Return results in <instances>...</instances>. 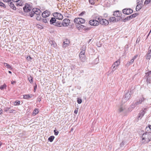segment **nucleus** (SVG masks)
Masks as SVG:
<instances>
[{
	"label": "nucleus",
	"mask_w": 151,
	"mask_h": 151,
	"mask_svg": "<svg viewBox=\"0 0 151 151\" xmlns=\"http://www.w3.org/2000/svg\"><path fill=\"white\" fill-rule=\"evenodd\" d=\"M151 140V132H146L142 136V142L144 143H147Z\"/></svg>",
	"instance_id": "obj_1"
},
{
	"label": "nucleus",
	"mask_w": 151,
	"mask_h": 151,
	"mask_svg": "<svg viewBox=\"0 0 151 151\" xmlns=\"http://www.w3.org/2000/svg\"><path fill=\"white\" fill-rule=\"evenodd\" d=\"M41 11L40 10L37 8H33L32 11L29 13V16L30 17H36V15L40 14Z\"/></svg>",
	"instance_id": "obj_2"
},
{
	"label": "nucleus",
	"mask_w": 151,
	"mask_h": 151,
	"mask_svg": "<svg viewBox=\"0 0 151 151\" xmlns=\"http://www.w3.org/2000/svg\"><path fill=\"white\" fill-rule=\"evenodd\" d=\"M85 22V20L81 18H77L74 19V22L75 23L78 24H83Z\"/></svg>",
	"instance_id": "obj_3"
},
{
	"label": "nucleus",
	"mask_w": 151,
	"mask_h": 151,
	"mask_svg": "<svg viewBox=\"0 0 151 151\" xmlns=\"http://www.w3.org/2000/svg\"><path fill=\"white\" fill-rule=\"evenodd\" d=\"M98 19L99 21V23L102 25H107L109 24V22L108 20L105 19L100 18H99Z\"/></svg>",
	"instance_id": "obj_4"
},
{
	"label": "nucleus",
	"mask_w": 151,
	"mask_h": 151,
	"mask_svg": "<svg viewBox=\"0 0 151 151\" xmlns=\"http://www.w3.org/2000/svg\"><path fill=\"white\" fill-rule=\"evenodd\" d=\"M131 97V93L130 92H128L127 93L125 96L122 99V102L125 103Z\"/></svg>",
	"instance_id": "obj_5"
},
{
	"label": "nucleus",
	"mask_w": 151,
	"mask_h": 151,
	"mask_svg": "<svg viewBox=\"0 0 151 151\" xmlns=\"http://www.w3.org/2000/svg\"><path fill=\"white\" fill-rule=\"evenodd\" d=\"M89 24L93 26H98L99 24V21L95 20L92 19L89 21Z\"/></svg>",
	"instance_id": "obj_6"
},
{
	"label": "nucleus",
	"mask_w": 151,
	"mask_h": 151,
	"mask_svg": "<svg viewBox=\"0 0 151 151\" xmlns=\"http://www.w3.org/2000/svg\"><path fill=\"white\" fill-rule=\"evenodd\" d=\"M53 16L56 19L59 20H62L63 18L62 14L58 12L54 13L53 14Z\"/></svg>",
	"instance_id": "obj_7"
},
{
	"label": "nucleus",
	"mask_w": 151,
	"mask_h": 151,
	"mask_svg": "<svg viewBox=\"0 0 151 151\" xmlns=\"http://www.w3.org/2000/svg\"><path fill=\"white\" fill-rule=\"evenodd\" d=\"M70 23V20L68 19H65L62 22V25L64 27H66L69 25Z\"/></svg>",
	"instance_id": "obj_8"
},
{
	"label": "nucleus",
	"mask_w": 151,
	"mask_h": 151,
	"mask_svg": "<svg viewBox=\"0 0 151 151\" xmlns=\"http://www.w3.org/2000/svg\"><path fill=\"white\" fill-rule=\"evenodd\" d=\"M23 9L25 12H28L30 11L31 7L28 4H25Z\"/></svg>",
	"instance_id": "obj_9"
},
{
	"label": "nucleus",
	"mask_w": 151,
	"mask_h": 151,
	"mask_svg": "<svg viewBox=\"0 0 151 151\" xmlns=\"http://www.w3.org/2000/svg\"><path fill=\"white\" fill-rule=\"evenodd\" d=\"M145 99L143 97H142L140 98L135 103V104L134 105L132 108H134L137 105L141 104L142 102H143Z\"/></svg>",
	"instance_id": "obj_10"
},
{
	"label": "nucleus",
	"mask_w": 151,
	"mask_h": 151,
	"mask_svg": "<svg viewBox=\"0 0 151 151\" xmlns=\"http://www.w3.org/2000/svg\"><path fill=\"white\" fill-rule=\"evenodd\" d=\"M85 52H80L79 56L81 60L83 61H84L86 59L85 55Z\"/></svg>",
	"instance_id": "obj_11"
},
{
	"label": "nucleus",
	"mask_w": 151,
	"mask_h": 151,
	"mask_svg": "<svg viewBox=\"0 0 151 151\" xmlns=\"http://www.w3.org/2000/svg\"><path fill=\"white\" fill-rule=\"evenodd\" d=\"M122 12L124 14L129 15L132 13L133 10L131 9H124L123 10Z\"/></svg>",
	"instance_id": "obj_12"
},
{
	"label": "nucleus",
	"mask_w": 151,
	"mask_h": 151,
	"mask_svg": "<svg viewBox=\"0 0 151 151\" xmlns=\"http://www.w3.org/2000/svg\"><path fill=\"white\" fill-rule=\"evenodd\" d=\"M145 109H144V110H141L140 111L139 113L138 114V120L139 119H141V118L144 116V115L145 113Z\"/></svg>",
	"instance_id": "obj_13"
},
{
	"label": "nucleus",
	"mask_w": 151,
	"mask_h": 151,
	"mask_svg": "<svg viewBox=\"0 0 151 151\" xmlns=\"http://www.w3.org/2000/svg\"><path fill=\"white\" fill-rule=\"evenodd\" d=\"M50 14V12L46 10L42 14V16L43 17L46 18L49 16Z\"/></svg>",
	"instance_id": "obj_14"
},
{
	"label": "nucleus",
	"mask_w": 151,
	"mask_h": 151,
	"mask_svg": "<svg viewBox=\"0 0 151 151\" xmlns=\"http://www.w3.org/2000/svg\"><path fill=\"white\" fill-rule=\"evenodd\" d=\"M70 42L67 39H66L63 42V47L65 48L69 45Z\"/></svg>",
	"instance_id": "obj_15"
},
{
	"label": "nucleus",
	"mask_w": 151,
	"mask_h": 151,
	"mask_svg": "<svg viewBox=\"0 0 151 151\" xmlns=\"http://www.w3.org/2000/svg\"><path fill=\"white\" fill-rule=\"evenodd\" d=\"M125 109V106L124 105H120L118 107V110L119 112H121L123 111Z\"/></svg>",
	"instance_id": "obj_16"
},
{
	"label": "nucleus",
	"mask_w": 151,
	"mask_h": 151,
	"mask_svg": "<svg viewBox=\"0 0 151 151\" xmlns=\"http://www.w3.org/2000/svg\"><path fill=\"white\" fill-rule=\"evenodd\" d=\"M49 43L51 45V46L53 47H55L57 46V44L55 42L52 40H50L49 41Z\"/></svg>",
	"instance_id": "obj_17"
},
{
	"label": "nucleus",
	"mask_w": 151,
	"mask_h": 151,
	"mask_svg": "<svg viewBox=\"0 0 151 151\" xmlns=\"http://www.w3.org/2000/svg\"><path fill=\"white\" fill-rule=\"evenodd\" d=\"M86 27L85 26L81 24H79L78 27V29L81 28L82 29H86L88 30H89L90 29L89 28H86Z\"/></svg>",
	"instance_id": "obj_18"
},
{
	"label": "nucleus",
	"mask_w": 151,
	"mask_h": 151,
	"mask_svg": "<svg viewBox=\"0 0 151 151\" xmlns=\"http://www.w3.org/2000/svg\"><path fill=\"white\" fill-rule=\"evenodd\" d=\"M113 15L116 17H120L121 14H120L119 11H117L114 12Z\"/></svg>",
	"instance_id": "obj_19"
},
{
	"label": "nucleus",
	"mask_w": 151,
	"mask_h": 151,
	"mask_svg": "<svg viewBox=\"0 0 151 151\" xmlns=\"http://www.w3.org/2000/svg\"><path fill=\"white\" fill-rule=\"evenodd\" d=\"M142 6V4H137L136 8V10L137 11H139L141 9Z\"/></svg>",
	"instance_id": "obj_20"
},
{
	"label": "nucleus",
	"mask_w": 151,
	"mask_h": 151,
	"mask_svg": "<svg viewBox=\"0 0 151 151\" xmlns=\"http://www.w3.org/2000/svg\"><path fill=\"white\" fill-rule=\"evenodd\" d=\"M56 20L55 18L52 17L50 20V23L51 24H55L56 23Z\"/></svg>",
	"instance_id": "obj_21"
},
{
	"label": "nucleus",
	"mask_w": 151,
	"mask_h": 151,
	"mask_svg": "<svg viewBox=\"0 0 151 151\" xmlns=\"http://www.w3.org/2000/svg\"><path fill=\"white\" fill-rule=\"evenodd\" d=\"M109 20L110 22H116V18L113 17H110L109 18Z\"/></svg>",
	"instance_id": "obj_22"
},
{
	"label": "nucleus",
	"mask_w": 151,
	"mask_h": 151,
	"mask_svg": "<svg viewBox=\"0 0 151 151\" xmlns=\"http://www.w3.org/2000/svg\"><path fill=\"white\" fill-rule=\"evenodd\" d=\"M120 63V60L119 59L116 61H115V62H114L113 64H114L115 66H116L118 67Z\"/></svg>",
	"instance_id": "obj_23"
},
{
	"label": "nucleus",
	"mask_w": 151,
	"mask_h": 151,
	"mask_svg": "<svg viewBox=\"0 0 151 151\" xmlns=\"http://www.w3.org/2000/svg\"><path fill=\"white\" fill-rule=\"evenodd\" d=\"M117 67H118L116 66H115V65L113 64L112 66L111 67V68L112 70L111 72H113L114 71L116 70L117 69Z\"/></svg>",
	"instance_id": "obj_24"
},
{
	"label": "nucleus",
	"mask_w": 151,
	"mask_h": 151,
	"mask_svg": "<svg viewBox=\"0 0 151 151\" xmlns=\"http://www.w3.org/2000/svg\"><path fill=\"white\" fill-rule=\"evenodd\" d=\"M9 6L10 7L12 8V9L14 10H15L16 9V8L15 6H14V4L11 2L10 3Z\"/></svg>",
	"instance_id": "obj_25"
},
{
	"label": "nucleus",
	"mask_w": 151,
	"mask_h": 151,
	"mask_svg": "<svg viewBox=\"0 0 151 151\" xmlns=\"http://www.w3.org/2000/svg\"><path fill=\"white\" fill-rule=\"evenodd\" d=\"M54 24L56 26L59 27H61L62 26V23H61L60 22H56L55 24Z\"/></svg>",
	"instance_id": "obj_26"
},
{
	"label": "nucleus",
	"mask_w": 151,
	"mask_h": 151,
	"mask_svg": "<svg viewBox=\"0 0 151 151\" xmlns=\"http://www.w3.org/2000/svg\"><path fill=\"white\" fill-rule=\"evenodd\" d=\"M151 53L148 52L147 54L146 55V58L147 60H150L151 58Z\"/></svg>",
	"instance_id": "obj_27"
},
{
	"label": "nucleus",
	"mask_w": 151,
	"mask_h": 151,
	"mask_svg": "<svg viewBox=\"0 0 151 151\" xmlns=\"http://www.w3.org/2000/svg\"><path fill=\"white\" fill-rule=\"evenodd\" d=\"M4 65L7 68L11 70L12 69V68L10 66V65L6 63H4Z\"/></svg>",
	"instance_id": "obj_28"
},
{
	"label": "nucleus",
	"mask_w": 151,
	"mask_h": 151,
	"mask_svg": "<svg viewBox=\"0 0 151 151\" xmlns=\"http://www.w3.org/2000/svg\"><path fill=\"white\" fill-rule=\"evenodd\" d=\"M98 0H89V2L91 4H94Z\"/></svg>",
	"instance_id": "obj_29"
},
{
	"label": "nucleus",
	"mask_w": 151,
	"mask_h": 151,
	"mask_svg": "<svg viewBox=\"0 0 151 151\" xmlns=\"http://www.w3.org/2000/svg\"><path fill=\"white\" fill-rule=\"evenodd\" d=\"M54 138L55 137L54 136H51L48 138V140H49L50 142H52Z\"/></svg>",
	"instance_id": "obj_30"
},
{
	"label": "nucleus",
	"mask_w": 151,
	"mask_h": 151,
	"mask_svg": "<svg viewBox=\"0 0 151 151\" xmlns=\"http://www.w3.org/2000/svg\"><path fill=\"white\" fill-rule=\"evenodd\" d=\"M38 110L37 109H35L33 112V114L35 115L38 113Z\"/></svg>",
	"instance_id": "obj_31"
},
{
	"label": "nucleus",
	"mask_w": 151,
	"mask_h": 151,
	"mask_svg": "<svg viewBox=\"0 0 151 151\" xmlns=\"http://www.w3.org/2000/svg\"><path fill=\"white\" fill-rule=\"evenodd\" d=\"M86 46L85 45H83L81 49V52H85Z\"/></svg>",
	"instance_id": "obj_32"
},
{
	"label": "nucleus",
	"mask_w": 151,
	"mask_h": 151,
	"mask_svg": "<svg viewBox=\"0 0 151 151\" xmlns=\"http://www.w3.org/2000/svg\"><path fill=\"white\" fill-rule=\"evenodd\" d=\"M37 20H40L41 19V17L40 14L36 15V17H35Z\"/></svg>",
	"instance_id": "obj_33"
},
{
	"label": "nucleus",
	"mask_w": 151,
	"mask_h": 151,
	"mask_svg": "<svg viewBox=\"0 0 151 151\" xmlns=\"http://www.w3.org/2000/svg\"><path fill=\"white\" fill-rule=\"evenodd\" d=\"M23 98L25 99H27L31 98V97L28 95H25L23 96Z\"/></svg>",
	"instance_id": "obj_34"
},
{
	"label": "nucleus",
	"mask_w": 151,
	"mask_h": 151,
	"mask_svg": "<svg viewBox=\"0 0 151 151\" xmlns=\"http://www.w3.org/2000/svg\"><path fill=\"white\" fill-rule=\"evenodd\" d=\"M6 85L5 84H4L3 85L0 86V88L2 90L5 88H6Z\"/></svg>",
	"instance_id": "obj_35"
},
{
	"label": "nucleus",
	"mask_w": 151,
	"mask_h": 151,
	"mask_svg": "<svg viewBox=\"0 0 151 151\" xmlns=\"http://www.w3.org/2000/svg\"><path fill=\"white\" fill-rule=\"evenodd\" d=\"M142 0H137V4H142Z\"/></svg>",
	"instance_id": "obj_36"
},
{
	"label": "nucleus",
	"mask_w": 151,
	"mask_h": 151,
	"mask_svg": "<svg viewBox=\"0 0 151 151\" xmlns=\"http://www.w3.org/2000/svg\"><path fill=\"white\" fill-rule=\"evenodd\" d=\"M49 20L47 19H42V20L43 22L45 23H46L47 22L48 20Z\"/></svg>",
	"instance_id": "obj_37"
},
{
	"label": "nucleus",
	"mask_w": 151,
	"mask_h": 151,
	"mask_svg": "<svg viewBox=\"0 0 151 151\" xmlns=\"http://www.w3.org/2000/svg\"><path fill=\"white\" fill-rule=\"evenodd\" d=\"M82 100L81 99H80L79 98H78L77 99V102L79 104H80L82 103Z\"/></svg>",
	"instance_id": "obj_38"
},
{
	"label": "nucleus",
	"mask_w": 151,
	"mask_h": 151,
	"mask_svg": "<svg viewBox=\"0 0 151 151\" xmlns=\"http://www.w3.org/2000/svg\"><path fill=\"white\" fill-rule=\"evenodd\" d=\"M150 127H150V125H148V127H147L146 128V130L147 131H150Z\"/></svg>",
	"instance_id": "obj_39"
},
{
	"label": "nucleus",
	"mask_w": 151,
	"mask_h": 151,
	"mask_svg": "<svg viewBox=\"0 0 151 151\" xmlns=\"http://www.w3.org/2000/svg\"><path fill=\"white\" fill-rule=\"evenodd\" d=\"M28 79L29 80V81L30 83H32L33 82V78L31 76L29 78H28Z\"/></svg>",
	"instance_id": "obj_40"
},
{
	"label": "nucleus",
	"mask_w": 151,
	"mask_h": 151,
	"mask_svg": "<svg viewBox=\"0 0 151 151\" xmlns=\"http://www.w3.org/2000/svg\"><path fill=\"white\" fill-rule=\"evenodd\" d=\"M124 145V141H122V142L120 144V147H123Z\"/></svg>",
	"instance_id": "obj_41"
},
{
	"label": "nucleus",
	"mask_w": 151,
	"mask_h": 151,
	"mask_svg": "<svg viewBox=\"0 0 151 151\" xmlns=\"http://www.w3.org/2000/svg\"><path fill=\"white\" fill-rule=\"evenodd\" d=\"M147 83H151V81L149 78H147Z\"/></svg>",
	"instance_id": "obj_42"
},
{
	"label": "nucleus",
	"mask_w": 151,
	"mask_h": 151,
	"mask_svg": "<svg viewBox=\"0 0 151 151\" xmlns=\"http://www.w3.org/2000/svg\"><path fill=\"white\" fill-rule=\"evenodd\" d=\"M150 2V0H146L144 2V4H147Z\"/></svg>",
	"instance_id": "obj_43"
},
{
	"label": "nucleus",
	"mask_w": 151,
	"mask_h": 151,
	"mask_svg": "<svg viewBox=\"0 0 151 151\" xmlns=\"http://www.w3.org/2000/svg\"><path fill=\"white\" fill-rule=\"evenodd\" d=\"M9 108L6 107L4 108V110L5 111H7L9 110Z\"/></svg>",
	"instance_id": "obj_44"
},
{
	"label": "nucleus",
	"mask_w": 151,
	"mask_h": 151,
	"mask_svg": "<svg viewBox=\"0 0 151 151\" xmlns=\"http://www.w3.org/2000/svg\"><path fill=\"white\" fill-rule=\"evenodd\" d=\"M0 6H2V7H5V5L2 3L1 2V1H0Z\"/></svg>",
	"instance_id": "obj_45"
},
{
	"label": "nucleus",
	"mask_w": 151,
	"mask_h": 151,
	"mask_svg": "<svg viewBox=\"0 0 151 151\" xmlns=\"http://www.w3.org/2000/svg\"><path fill=\"white\" fill-rule=\"evenodd\" d=\"M134 59L132 58V59H131V60H130V61H129V64H132V63H133V62H134Z\"/></svg>",
	"instance_id": "obj_46"
},
{
	"label": "nucleus",
	"mask_w": 151,
	"mask_h": 151,
	"mask_svg": "<svg viewBox=\"0 0 151 151\" xmlns=\"http://www.w3.org/2000/svg\"><path fill=\"white\" fill-rule=\"evenodd\" d=\"M54 132H55V135H57L58 133H59V132L57 131H56L55 130H54Z\"/></svg>",
	"instance_id": "obj_47"
},
{
	"label": "nucleus",
	"mask_w": 151,
	"mask_h": 151,
	"mask_svg": "<svg viewBox=\"0 0 151 151\" xmlns=\"http://www.w3.org/2000/svg\"><path fill=\"white\" fill-rule=\"evenodd\" d=\"M85 13V12H83L79 14V16H82Z\"/></svg>",
	"instance_id": "obj_48"
},
{
	"label": "nucleus",
	"mask_w": 151,
	"mask_h": 151,
	"mask_svg": "<svg viewBox=\"0 0 151 151\" xmlns=\"http://www.w3.org/2000/svg\"><path fill=\"white\" fill-rule=\"evenodd\" d=\"M78 108L76 109L74 111V112L76 114H77L78 113Z\"/></svg>",
	"instance_id": "obj_49"
},
{
	"label": "nucleus",
	"mask_w": 151,
	"mask_h": 151,
	"mask_svg": "<svg viewBox=\"0 0 151 151\" xmlns=\"http://www.w3.org/2000/svg\"><path fill=\"white\" fill-rule=\"evenodd\" d=\"M3 1L6 2H10L11 0H3Z\"/></svg>",
	"instance_id": "obj_50"
},
{
	"label": "nucleus",
	"mask_w": 151,
	"mask_h": 151,
	"mask_svg": "<svg viewBox=\"0 0 151 151\" xmlns=\"http://www.w3.org/2000/svg\"><path fill=\"white\" fill-rule=\"evenodd\" d=\"M17 5H19V6H21L22 5V3L20 2V3H19L17 4Z\"/></svg>",
	"instance_id": "obj_51"
},
{
	"label": "nucleus",
	"mask_w": 151,
	"mask_h": 151,
	"mask_svg": "<svg viewBox=\"0 0 151 151\" xmlns=\"http://www.w3.org/2000/svg\"><path fill=\"white\" fill-rule=\"evenodd\" d=\"M133 17H133L132 16V14L130 15V16H129V19H132L133 18Z\"/></svg>",
	"instance_id": "obj_52"
},
{
	"label": "nucleus",
	"mask_w": 151,
	"mask_h": 151,
	"mask_svg": "<svg viewBox=\"0 0 151 151\" xmlns=\"http://www.w3.org/2000/svg\"><path fill=\"white\" fill-rule=\"evenodd\" d=\"M138 55H136L134 56L133 58L135 60V59H136L138 57Z\"/></svg>",
	"instance_id": "obj_53"
},
{
	"label": "nucleus",
	"mask_w": 151,
	"mask_h": 151,
	"mask_svg": "<svg viewBox=\"0 0 151 151\" xmlns=\"http://www.w3.org/2000/svg\"><path fill=\"white\" fill-rule=\"evenodd\" d=\"M132 15L133 17H135L137 15V14H132Z\"/></svg>",
	"instance_id": "obj_54"
},
{
	"label": "nucleus",
	"mask_w": 151,
	"mask_h": 151,
	"mask_svg": "<svg viewBox=\"0 0 151 151\" xmlns=\"http://www.w3.org/2000/svg\"><path fill=\"white\" fill-rule=\"evenodd\" d=\"M14 111V110L13 109H12V110H9V112L10 113H13Z\"/></svg>",
	"instance_id": "obj_55"
},
{
	"label": "nucleus",
	"mask_w": 151,
	"mask_h": 151,
	"mask_svg": "<svg viewBox=\"0 0 151 151\" xmlns=\"http://www.w3.org/2000/svg\"><path fill=\"white\" fill-rule=\"evenodd\" d=\"M20 101H18V102H17V101H16L15 102V103H16L17 104H16V105H17V104H20Z\"/></svg>",
	"instance_id": "obj_56"
},
{
	"label": "nucleus",
	"mask_w": 151,
	"mask_h": 151,
	"mask_svg": "<svg viewBox=\"0 0 151 151\" xmlns=\"http://www.w3.org/2000/svg\"><path fill=\"white\" fill-rule=\"evenodd\" d=\"M12 1L15 2H18L20 0H12Z\"/></svg>",
	"instance_id": "obj_57"
},
{
	"label": "nucleus",
	"mask_w": 151,
	"mask_h": 151,
	"mask_svg": "<svg viewBox=\"0 0 151 151\" xmlns=\"http://www.w3.org/2000/svg\"><path fill=\"white\" fill-rule=\"evenodd\" d=\"M27 60H31V58L30 57H29V58L28 57H27Z\"/></svg>",
	"instance_id": "obj_58"
},
{
	"label": "nucleus",
	"mask_w": 151,
	"mask_h": 151,
	"mask_svg": "<svg viewBox=\"0 0 151 151\" xmlns=\"http://www.w3.org/2000/svg\"><path fill=\"white\" fill-rule=\"evenodd\" d=\"M15 83L16 82L15 81H11V83L12 84H14V83Z\"/></svg>",
	"instance_id": "obj_59"
},
{
	"label": "nucleus",
	"mask_w": 151,
	"mask_h": 151,
	"mask_svg": "<svg viewBox=\"0 0 151 151\" xmlns=\"http://www.w3.org/2000/svg\"><path fill=\"white\" fill-rule=\"evenodd\" d=\"M149 75V74L148 72L146 73V76H148Z\"/></svg>",
	"instance_id": "obj_60"
},
{
	"label": "nucleus",
	"mask_w": 151,
	"mask_h": 151,
	"mask_svg": "<svg viewBox=\"0 0 151 151\" xmlns=\"http://www.w3.org/2000/svg\"><path fill=\"white\" fill-rule=\"evenodd\" d=\"M37 85H36V86L35 87V88H34V92H35V91H36V88H37Z\"/></svg>",
	"instance_id": "obj_61"
},
{
	"label": "nucleus",
	"mask_w": 151,
	"mask_h": 151,
	"mask_svg": "<svg viewBox=\"0 0 151 151\" xmlns=\"http://www.w3.org/2000/svg\"><path fill=\"white\" fill-rule=\"evenodd\" d=\"M2 113V109L0 108V114H1Z\"/></svg>",
	"instance_id": "obj_62"
},
{
	"label": "nucleus",
	"mask_w": 151,
	"mask_h": 151,
	"mask_svg": "<svg viewBox=\"0 0 151 151\" xmlns=\"http://www.w3.org/2000/svg\"><path fill=\"white\" fill-rule=\"evenodd\" d=\"M148 52H150L151 53V49L150 50H148Z\"/></svg>",
	"instance_id": "obj_63"
},
{
	"label": "nucleus",
	"mask_w": 151,
	"mask_h": 151,
	"mask_svg": "<svg viewBox=\"0 0 151 151\" xmlns=\"http://www.w3.org/2000/svg\"><path fill=\"white\" fill-rule=\"evenodd\" d=\"M149 73V75L151 73V71L148 72Z\"/></svg>",
	"instance_id": "obj_64"
}]
</instances>
